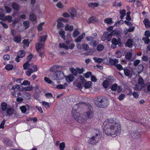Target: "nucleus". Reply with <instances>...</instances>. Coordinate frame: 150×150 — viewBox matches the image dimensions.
I'll return each mask as SVG.
<instances>
[{
    "instance_id": "nucleus-1",
    "label": "nucleus",
    "mask_w": 150,
    "mask_h": 150,
    "mask_svg": "<svg viewBox=\"0 0 150 150\" xmlns=\"http://www.w3.org/2000/svg\"><path fill=\"white\" fill-rule=\"evenodd\" d=\"M83 104L79 103L75 105L72 108L71 113L72 116L77 121L82 124H84L87 120L93 117L94 114L92 106L88 103L86 105L87 111L81 115L79 112V110L83 107Z\"/></svg>"
},
{
    "instance_id": "nucleus-2",
    "label": "nucleus",
    "mask_w": 150,
    "mask_h": 150,
    "mask_svg": "<svg viewBox=\"0 0 150 150\" xmlns=\"http://www.w3.org/2000/svg\"><path fill=\"white\" fill-rule=\"evenodd\" d=\"M116 120L115 118H108L104 122V132L107 136L114 137L119 135L121 133V127L120 122Z\"/></svg>"
},
{
    "instance_id": "nucleus-3",
    "label": "nucleus",
    "mask_w": 150,
    "mask_h": 150,
    "mask_svg": "<svg viewBox=\"0 0 150 150\" xmlns=\"http://www.w3.org/2000/svg\"><path fill=\"white\" fill-rule=\"evenodd\" d=\"M107 101L105 99L98 97L95 101L96 105L100 108H105L107 107Z\"/></svg>"
},
{
    "instance_id": "nucleus-4",
    "label": "nucleus",
    "mask_w": 150,
    "mask_h": 150,
    "mask_svg": "<svg viewBox=\"0 0 150 150\" xmlns=\"http://www.w3.org/2000/svg\"><path fill=\"white\" fill-rule=\"evenodd\" d=\"M45 44L43 42H38L36 44L35 48L39 56L42 57L44 53Z\"/></svg>"
},
{
    "instance_id": "nucleus-5",
    "label": "nucleus",
    "mask_w": 150,
    "mask_h": 150,
    "mask_svg": "<svg viewBox=\"0 0 150 150\" xmlns=\"http://www.w3.org/2000/svg\"><path fill=\"white\" fill-rule=\"evenodd\" d=\"M101 137V135L100 133H96L95 136H93L89 139L88 142L89 144L91 145L96 144Z\"/></svg>"
},
{
    "instance_id": "nucleus-6",
    "label": "nucleus",
    "mask_w": 150,
    "mask_h": 150,
    "mask_svg": "<svg viewBox=\"0 0 150 150\" xmlns=\"http://www.w3.org/2000/svg\"><path fill=\"white\" fill-rule=\"evenodd\" d=\"M70 70L74 75H77L78 73L79 74H82L85 71L83 68L80 69L78 67H76V69L72 67L70 69Z\"/></svg>"
},
{
    "instance_id": "nucleus-7",
    "label": "nucleus",
    "mask_w": 150,
    "mask_h": 150,
    "mask_svg": "<svg viewBox=\"0 0 150 150\" xmlns=\"http://www.w3.org/2000/svg\"><path fill=\"white\" fill-rule=\"evenodd\" d=\"M94 39L92 36L87 37L86 38V40L89 42V45L94 47L96 46L97 44V42Z\"/></svg>"
},
{
    "instance_id": "nucleus-8",
    "label": "nucleus",
    "mask_w": 150,
    "mask_h": 150,
    "mask_svg": "<svg viewBox=\"0 0 150 150\" xmlns=\"http://www.w3.org/2000/svg\"><path fill=\"white\" fill-rule=\"evenodd\" d=\"M21 85L19 84H16L12 88L13 91H11V93L12 96L15 97H16V93H17L20 88Z\"/></svg>"
},
{
    "instance_id": "nucleus-9",
    "label": "nucleus",
    "mask_w": 150,
    "mask_h": 150,
    "mask_svg": "<svg viewBox=\"0 0 150 150\" xmlns=\"http://www.w3.org/2000/svg\"><path fill=\"white\" fill-rule=\"evenodd\" d=\"M33 68V70L30 68H28V70L26 72V75H30L33 72H36L38 70V67L36 65H34L33 64V65H32L31 67Z\"/></svg>"
},
{
    "instance_id": "nucleus-10",
    "label": "nucleus",
    "mask_w": 150,
    "mask_h": 150,
    "mask_svg": "<svg viewBox=\"0 0 150 150\" xmlns=\"http://www.w3.org/2000/svg\"><path fill=\"white\" fill-rule=\"evenodd\" d=\"M112 44L111 47L112 48H115L116 47L117 45L121 43V39L119 38L118 40H117V39L115 38H113L112 40Z\"/></svg>"
},
{
    "instance_id": "nucleus-11",
    "label": "nucleus",
    "mask_w": 150,
    "mask_h": 150,
    "mask_svg": "<svg viewBox=\"0 0 150 150\" xmlns=\"http://www.w3.org/2000/svg\"><path fill=\"white\" fill-rule=\"evenodd\" d=\"M69 12L70 14V16L71 19H74V17L77 16V12L75 8H72L70 9Z\"/></svg>"
},
{
    "instance_id": "nucleus-12",
    "label": "nucleus",
    "mask_w": 150,
    "mask_h": 150,
    "mask_svg": "<svg viewBox=\"0 0 150 150\" xmlns=\"http://www.w3.org/2000/svg\"><path fill=\"white\" fill-rule=\"evenodd\" d=\"M3 11L2 9H0V12L1 13L0 14V20L2 21L7 20L8 22H9V16H5L2 13L3 12Z\"/></svg>"
},
{
    "instance_id": "nucleus-13",
    "label": "nucleus",
    "mask_w": 150,
    "mask_h": 150,
    "mask_svg": "<svg viewBox=\"0 0 150 150\" xmlns=\"http://www.w3.org/2000/svg\"><path fill=\"white\" fill-rule=\"evenodd\" d=\"M131 135L133 137H134L136 139L140 138V134L137 130H135L131 132Z\"/></svg>"
},
{
    "instance_id": "nucleus-14",
    "label": "nucleus",
    "mask_w": 150,
    "mask_h": 150,
    "mask_svg": "<svg viewBox=\"0 0 150 150\" xmlns=\"http://www.w3.org/2000/svg\"><path fill=\"white\" fill-rule=\"evenodd\" d=\"M118 62V60L115 59L110 58L109 59V63L112 65L115 66L117 63Z\"/></svg>"
},
{
    "instance_id": "nucleus-15",
    "label": "nucleus",
    "mask_w": 150,
    "mask_h": 150,
    "mask_svg": "<svg viewBox=\"0 0 150 150\" xmlns=\"http://www.w3.org/2000/svg\"><path fill=\"white\" fill-rule=\"evenodd\" d=\"M65 79L67 82H72L74 79V76H65Z\"/></svg>"
},
{
    "instance_id": "nucleus-16",
    "label": "nucleus",
    "mask_w": 150,
    "mask_h": 150,
    "mask_svg": "<svg viewBox=\"0 0 150 150\" xmlns=\"http://www.w3.org/2000/svg\"><path fill=\"white\" fill-rule=\"evenodd\" d=\"M73 29L74 27L72 25H70L68 24H66L65 27V30L66 31H71L73 30Z\"/></svg>"
},
{
    "instance_id": "nucleus-17",
    "label": "nucleus",
    "mask_w": 150,
    "mask_h": 150,
    "mask_svg": "<svg viewBox=\"0 0 150 150\" xmlns=\"http://www.w3.org/2000/svg\"><path fill=\"white\" fill-rule=\"evenodd\" d=\"M12 8L15 10L18 11L20 9V6L19 4L16 3H13L12 4Z\"/></svg>"
},
{
    "instance_id": "nucleus-18",
    "label": "nucleus",
    "mask_w": 150,
    "mask_h": 150,
    "mask_svg": "<svg viewBox=\"0 0 150 150\" xmlns=\"http://www.w3.org/2000/svg\"><path fill=\"white\" fill-rule=\"evenodd\" d=\"M92 83L91 81L87 82L86 81L84 82V86L86 89L90 88L91 86Z\"/></svg>"
},
{
    "instance_id": "nucleus-19",
    "label": "nucleus",
    "mask_w": 150,
    "mask_h": 150,
    "mask_svg": "<svg viewBox=\"0 0 150 150\" xmlns=\"http://www.w3.org/2000/svg\"><path fill=\"white\" fill-rule=\"evenodd\" d=\"M98 19L95 17H91L88 19V23H94L98 21Z\"/></svg>"
},
{
    "instance_id": "nucleus-20",
    "label": "nucleus",
    "mask_w": 150,
    "mask_h": 150,
    "mask_svg": "<svg viewBox=\"0 0 150 150\" xmlns=\"http://www.w3.org/2000/svg\"><path fill=\"white\" fill-rule=\"evenodd\" d=\"M144 24L145 25V27L146 28L150 27V22L147 18H145L143 21Z\"/></svg>"
},
{
    "instance_id": "nucleus-21",
    "label": "nucleus",
    "mask_w": 150,
    "mask_h": 150,
    "mask_svg": "<svg viewBox=\"0 0 150 150\" xmlns=\"http://www.w3.org/2000/svg\"><path fill=\"white\" fill-rule=\"evenodd\" d=\"M25 54V52L24 50H20L19 51L18 53L17 56L18 57L20 58H22L23 57Z\"/></svg>"
},
{
    "instance_id": "nucleus-22",
    "label": "nucleus",
    "mask_w": 150,
    "mask_h": 150,
    "mask_svg": "<svg viewBox=\"0 0 150 150\" xmlns=\"http://www.w3.org/2000/svg\"><path fill=\"white\" fill-rule=\"evenodd\" d=\"M68 85L67 83H65L64 85L59 84L57 86L56 88L58 89H65L66 87Z\"/></svg>"
},
{
    "instance_id": "nucleus-23",
    "label": "nucleus",
    "mask_w": 150,
    "mask_h": 150,
    "mask_svg": "<svg viewBox=\"0 0 150 150\" xmlns=\"http://www.w3.org/2000/svg\"><path fill=\"white\" fill-rule=\"evenodd\" d=\"M110 81L107 80H105L103 81V86L104 88H107L109 86Z\"/></svg>"
},
{
    "instance_id": "nucleus-24",
    "label": "nucleus",
    "mask_w": 150,
    "mask_h": 150,
    "mask_svg": "<svg viewBox=\"0 0 150 150\" xmlns=\"http://www.w3.org/2000/svg\"><path fill=\"white\" fill-rule=\"evenodd\" d=\"M30 19L32 21H35L36 20V16L33 13H31L29 15Z\"/></svg>"
},
{
    "instance_id": "nucleus-25",
    "label": "nucleus",
    "mask_w": 150,
    "mask_h": 150,
    "mask_svg": "<svg viewBox=\"0 0 150 150\" xmlns=\"http://www.w3.org/2000/svg\"><path fill=\"white\" fill-rule=\"evenodd\" d=\"M60 66L58 65H55L52 67L50 69V72H55L57 70V69L59 68Z\"/></svg>"
},
{
    "instance_id": "nucleus-26",
    "label": "nucleus",
    "mask_w": 150,
    "mask_h": 150,
    "mask_svg": "<svg viewBox=\"0 0 150 150\" xmlns=\"http://www.w3.org/2000/svg\"><path fill=\"white\" fill-rule=\"evenodd\" d=\"M29 62L27 61L23 65V67L24 69H27L28 67H32V65H33V64L31 63L29 64Z\"/></svg>"
},
{
    "instance_id": "nucleus-27",
    "label": "nucleus",
    "mask_w": 150,
    "mask_h": 150,
    "mask_svg": "<svg viewBox=\"0 0 150 150\" xmlns=\"http://www.w3.org/2000/svg\"><path fill=\"white\" fill-rule=\"evenodd\" d=\"M88 5L90 7L94 8L95 7H97L98 5V4L96 2H92L88 4Z\"/></svg>"
},
{
    "instance_id": "nucleus-28",
    "label": "nucleus",
    "mask_w": 150,
    "mask_h": 150,
    "mask_svg": "<svg viewBox=\"0 0 150 150\" xmlns=\"http://www.w3.org/2000/svg\"><path fill=\"white\" fill-rule=\"evenodd\" d=\"M125 10L124 9L120 10V17L121 19H123L124 16L125 15Z\"/></svg>"
},
{
    "instance_id": "nucleus-29",
    "label": "nucleus",
    "mask_w": 150,
    "mask_h": 150,
    "mask_svg": "<svg viewBox=\"0 0 150 150\" xmlns=\"http://www.w3.org/2000/svg\"><path fill=\"white\" fill-rule=\"evenodd\" d=\"M93 59L96 63L99 64L101 63L103 60L102 58L96 57H94Z\"/></svg>"
},
{
    "instance_id": "nucleus-30",
    "label": "nucleus",
    "mask_w": 150,
    "mask_h": 150,
    "mask_svg": "<svg viewBox=\"0 0 150 150\" xmlns=\"http://www.w3.org/2000/svg\"><path fill=\"white\" fill-rule=\"evenodd\" d=\"M84 84L83 81H80L77 83H76V86L79 88L81 89L83 88Z\"/></svg>"
},
{
    "instance_id": "nucleus-31",
    "label": "nucleus",
    "mask_w": 150,
    "mask_h": 150,
    "mask_svg": "<svg viewBox=\"0 0 150 150\" xmlns=\"http://www.w3.org/2000/svg\"><path fill=\"white\" fill-rule=\"evenodd\" d=\"M47 38V35H45L42 36L40 37L39 38V41L40 42H44Z\"/></svg>"
},
{
    "instance_id": "nucleus-32",
    "label": "nucleus",
    "mask_w": 150,
    "mask_h": 150,
    "mask_svg": "<svg viewBox=\"0 0 150 150\" xmlns=\"http://www.w3.org/2000/svg\"><path fill=\"white\" fill-rule=\"evenodd\" d=\"M108 35V33L107 32H104L102 36V40L105 41L106 40H107L108 38L107 37Z\"/></svg>"
},
{
    "instance_id": "nucleus-33",
    "label": "nucleus",
    "mask_w": 150,
    "mask_h": 150,
    "mask_svg": "<svg viewBox=\"0 0 150 150\" xmlns=\"http://www.w3.org/2000/svg\"><path fill=\"white\" fill-rule=\"evenodd\" d=\"M104 21L105 23L109 24H111L112 22V19L110 18L105 19Z\"/></svg>"
},
{
    "instance_id": "nucleus-34",
    "label": "nucleus",
    "mask_w": 150,
    "mask_h": 150,
    "mask_svg": "<svg viewBox=\"0 0 150 150\" xmlns=\"http://www.w3.org/2000/svg\"><path fill=\"white\" fill-rule=\"evenodd\" d=\"M84 77L86 78H88L89 77V76H91V80L93 82H96L97 81V79L95 76H84Z\"/></svg>"
},
{
    "instance_id": "nucleus-35",
    "label": "nucleus",
    "mask_w": 150,
    "mask_h": 150,
    "mask_svg": "<svg viewBox=\"0 0 150 150\" xmlns=\"http://www.w3.org/2000/svg\"><path fill=\"white\" fill-rule=\"evenodd\" d=\"M1 109L3 111H5L7 108V105L5 102L2 103L1 105Z\"/></svg>"
},
{
    "instance_id": "nucleus-36",
    "label": "nucleus",
    "mask_w": 150,
    "mask_h": 150,
    "mask_svg": "<svg viewBox=\"0 0 150 150\" xmlns=\"http://www.w3.org/2000/svg\"><path fill=\"white\" fill-rule=\"evenodd\" d=\"M42 105L43 106L46 108H48L50 107V105L49 104L45 101H43L42 102Z\"/></svg>"
},
{
    "instance_id": "nucleus-37",
    "label": "nucleus",
    "mask_w": 150,
    "mask_h": 150,
    "mask_svg": "<svg viewBox=\"0 0 150 150\" xmlns=\"http://www.w3.org/2000/svg\"><path fill=\"white\" fill-rule=\"evenodd\" d=\"M132 45V41L131 39H129L128 40L126 43V45L127 46L130 47Z\"/></svg>"
},
{
    "instance_id": "nucleus-38",
    "label": "nucleus",
    "mask_w": 150,
    "mask_h": 150,
    "mask_svg": "<svg viewBox=\"0 0 150 150\" xmlns=\"http://www.w3.org/2000/svg\"><path fill=\"white\" fill-rule=\"evenodd\" d=\"M59 47L60 48H64L66 50H68L69 49V47L64 43H59Z\"/></svg>"
},
{
    "instance_id": "nucleus-39",
    "label": "nucleus",
    "mask_w": 150,
    "mask_h": 150,
    "mask_svg": "<svg viewBox=\"0 0 150 150\" xmlns=\"http://www.w3.org/2000/svg\"><path fill=\"white\" fill-rule=\"evenodd\" d=\"M80 34L79 32L76 29H75L72 35L73 37L76 38Z\"/></svg>"
},
{
    "instance_id": "nucleus-40",
    "label": "nucleus",
    "mask_w": 150,
    "mask_h": 150,
    "mask_svg": "<svg viewBox=\"0 0 150 150\" xmlns=\"http://www.w3.org/2000/svg\"><path fill=\"white\" fill-rule=\"evenodd\" d=\"M44 80L45 81L49 84H52L54 83V82L52 81L46 77H45L44 78Z\"/></svg>"
},
{
    "instance_id": "nucleus-41",
    "label": "nucleus",
    "mask_w": 150,
    "mask_h": 150,
    "mask_svg": "<svg viewBox=\"0 0 150 150\" xmlns=\"http://www.w3.org/2000/svg\"><path fill=\"white\" fill-rule=\"evenodd\" d=\"M104 48V47L103 45L99 44L97 46L96 49L98 51H102Z\"/></svg>"
},
{
    "instance_id": "nucleus-42",
    "label": "nucleus",
    "mask_w": 150,
    "mask_h": 150,
    "mask_svg": "<svg viewBox=\"0 0 150 150\" xmlns=\"http://www.w3.org/2000/svg\"><path fill=\"white\" fill-rule=\"evenodd\" d=\"M23 23L25 29L28 28L29 25V21H25L23 22Z\"/></svg>"
},
{
    "instance_id": "nucleus-43",
    "label": "nucleus",
    "mask_w": 150,
    "mask_h": 150,
    "mask_svg": "<svg viewBox=\"0 0 150 150\" xmlns=\"http://www.w3.org/2000/svg\"><path fill=\"white\" fill-rule=\"evenodd\" d=\"M65 31L63 30L60 31L59 32V34L60 36L64 40L65 39Z\"/></svg>"
},
{
    "instance_id": "nucleus-44",
    "label": "nucleus",
    "mask_w": 150,
    "mask_h": 150,
    "mask_svg": "<svg viewBox=\"0 0 150 150\" xmlns=\"http://www.w3.org/2000/svg\"><path fill=\"white\" fill-rule=\"evenodd\" d=\"M20 109L22 113H25L26 112L27 109L25 106L24 105L20 107Z\"/></svg>"
},
{
    "instance_id": "nucleus-45",
    "label": "nucleus",
    "mask_w": 150,
    "mask_h": 150,
    "mask_svg": "<svg viewBox=\"0 0 150 150\" xmlns=\"http://www.w3.org/2000/svg\"><path fill=\"white\" fill-rule=\"evenodd\" d=\"M19 21V19L18 18H15L12 23L11 24V25L13 27H14L15 25Z\"/></svg>"
},
{
    "instance_id": "nucleus-46",
    "label": "nucleus",
    "mask_w": 150,
    "mask_h": 150,
    "mask_svg": "<svg viewBox=\"0 0 150 150\" xmlns=\"http://www.w3.org/2000/svg\"><path fill=\"white\" fill-rule=\"evenodd\" d=\"M24 46L26 47H28L29 45V40L28 39L24 40L22 42Z\"/></svg>"
},
{
    "instance_id": "nucleus-47",
    "label": "nucleus",
    "mask_w": 150,
    "mask_h": 150,
    "mask_svg": "<svg viewBox=\"0 0 150 150\" xmlns=\"http://www.w3.org/2000/svg\"><path fill=\"white\" fill-rule=\"evenodd\" d=\"M132 54L131 52L127 53L125 55L126 58L128 59H130L131 58Z\"/></svg>"
},
{
    "instance_id": "nucleus-48",
    "label": "nucleus",
    "mask_w": 150,
    "mask_h": 150,
    "mask_svg": "<svg viewBox=\"0 0 150 150\" xmlns=\"http://www.w3.org/2000/svg\"><path fill=\"white\" fill-rule=\"evenodd\" d=\"M117 85L116 83H114L112 84L111 87V90L112 91H116L117 88Z\"/></svg>"
},
{
    "instance_id": "nucleus-49",
    "label": "nucleus",
    "mask_w": 150,
    "mask_h": 150,
    "mask_svg": "<svg viewBox=\"0 0 150 150\" xmlns=\"http://www.w3.org/2000/svg\"><path fill=\"white\" fill-rule=\"evenodd\" d=\"M149 37H144L142 38V40L144 41L145 43L146 44H148L150 42V40L149 38Z\"/></svg>"
},
{
    "instance_id": "nucleus-50",
    "label": "nucleus",
    "mask_w": 150,
    "mask_h": 150,
    "mask_svg": "<svg viewBox=\"0 0 150 150\" xmlns=\"http://www.w3.org/2000/svg\"><path fill=\"white\" fill-rule=\"evenodd\" d=\"M54 76V78H55V79L56 80H60L62 79L65 76Z\"/></svg>"
},
{
    "instance_id": "nucleus-51",
    "label": "nucleus",
    "mask_w": 150,
    "mask_h": 150,
    "mask_svg": "<svg viewBox=\"0 0 150 150\" xmlns=\"http://www.w3.org/2000/svg\"><path fill=\"white\" fill-rule=\"evenodd\" d=\"M124 71L125 75H129L131 74L130 70L124 68Z\"/></svg>"
},
{
    "instance_id": "nucleus-52",
    "label": "nucleus",
    "mask_w": 150,
    "mask_h": 150,
    "mask_svg": "<svg viewBox=\"0 0 150 150\" xmlns=\"http://www.w3.org/2000/svg\"><path fill=\"white\" fill-rule=\"evenodd\" d=\"M44 23H42L40 24L37 27V29L39 31H41L42 30V26L44 24Z\"/></svg>"
},
{
    "instance_id": "nucleus-53",
    "label": "nucleus",
    "mask_w": 150,
    "mask_h": 150,
    "mask_svg": "<svg viewBox=\"0 0 150 150\" xmlns=\"http://www.w3.org/2000/svg\"><path fill=\"white\" fill-rule=\"evenodd\" d=\"M65 146V144L64 142H62L60 143L59 146L60 150H64Z\"/></svg>"
},
{
    "instance_id": "nucleus-54",
    "label": "nucleus",
    "mask_w": 150,
    "mask_h": 150,
    "mask_svg": "<svg viewBox=\"0 0 150 150\" xmlns=\"http://www.w3.org/2000/svg\"><path fill=\"white\" fill-rule=\"evenodd\" d=\"M64 26V24L61 22H59L57 23V28L58 29L60 28H63Z\"/></svg>"
},
{
    "instance_id": "nucleus-55",
    "label": "nucleus",
    "mask_w": 150,
    "mask_h": 150,
    "mask_svg": "<svg viewBox=\"0 0 150 150\" xmlns=\"http://www.w3.org/2000/svg\"><path fill=\"white\" fill-rule=\"evenodd\" d=\"M14 40L16 42H19L21 41V37L20 36H16L14 38Z\"/></svg>"
},
{
    "instance_id": "nucleus-56",
    "label": "nucleus",
    "mask_w": 150,
    "mask_h": 150,
    "mask_svg": "<svg viewBox=\"0 0 150 150\" xmlns=\"http://www.w3.org/2000/svg\"><path fill=\"white\" fill-rule=\"evenodd\" d=\"M25 91H31L33 89V88L32 85H30L29 86L25 87L24 88Z\"/></svg>"
},
{
    "instance_id": "nucleus-57",
    "label": "nucleus",
    "mask_w": 150,
    "mask_h": 150,
    "mask_svg": "<svg viewBox=\"0 0 150 150\" xmlns=\"http://www.w3.org/2000/svg\"><path fill=\"white\" fill-rule=\"evenodd\" d=\"M138 81L139 84L141 85L144 84V80L141 76L139 78Z\"/></svg>"
},
{
    "instance_id": "nucleus-58",
    "label": "nucleus",
    "mask_w": 150,
    "mask_h": 150,
    "mask_svg": "<svg viewBox=\"0 0 150 150\" xmlns=\"http://www.w3.org/2000/svg\"><path fill=\"white\" fill-rule=\"evenodd\" d=\"M4 144H5L7 146H8L9 145V139L5 138L4 140Z\"/></svg>"
},
{
    "instance_id": "nucleus-59",
    "label": "nucleus",
    "mask_w": 150,
    "mask_h": 150,
    "mask_svg": "<svg viewBox=\"0 0 150 150\" xmlns=\"http://www.w3.org/2000/svg\"><path fill=\"white\" fill-rule=\"evenodd\" d=\"M30 82L28 80H24L21 84L24 86L29 85L30 84Z\"/></svg>"
},
{
    "instance_id": "nucleus-60",
    "label": "nucleus",
    "mask_w": 150,
    "mask_h": 150,
    "mask_svg": "<svg viewBox=\"0 0 150 150\" xmlns=\"http://www.w3.org/2000/svg\"><path fill=\"white\" fill-rule=\"evenodd\" d=\"M140 61L139 60L136 59L133 63V64L135 66H137L140 62Z\"/></svg>"
},
{
    "instance_id": "nucleus-61",
    "label": "nucleus",
    "mask_w": 150,
    "mask_h": 150,
    "mask_svg": "<svg viewBox=\"0 0 150 150\" xmlns=\"http://www.w3.org/2000/svg\"><path fill=\"white\" fill-rule=\"evenodd\" d=\"M116 68L119 69V70L120 71L123 69V67L120 64H116L115 66Z\"/></svg>"
},
{
    "instance_id": "nucleus-62",
    "label": "nucleus",
    "mask_w": 150,
    "mask_h": 150,
    "mask_svg": "<svg viewBox=\"0 0 150 150\" xmlns=\"http://www.w3.org/2000/svg\"><path fill=\"white\" fill-rule=\"evenodd\" d=\"M142 89V87L138 84H136L135 87V89L137 91H140Z\"/></svg>"
},
{
    "instance_id": "nucleus-63",
    "label": "nucleus",
    "mask_w": 150,
    "mask_h": 150,
    "mask_svg": "<svg viewBox=\"0 0 150 150\" xmlns=\"http://www.w3.org/2000/svg\"><path fill=\"white\" fill-rule=\"evenodd\" d=\"M83 39L82 36H81L80 35L75 40V41L76 42H80Z\"/></svg>"
},
{
    "instance_id": "nucleus-64",
    "label": "nucleus",
    "mask_w": 150,
    "mask_h": 150,
    "mask_svg": "<svg viewBox=\"0 0 150 150\" xmlns=\"http://www.w3.org/2000/svg\"><path fill=\"white\" fill-rule=\"evenodd\" d=\"M125 97V95L124 94H122L120 95L118 97L119 100L121 101L123 100Z\"/></svg>"
}]
</instances>
